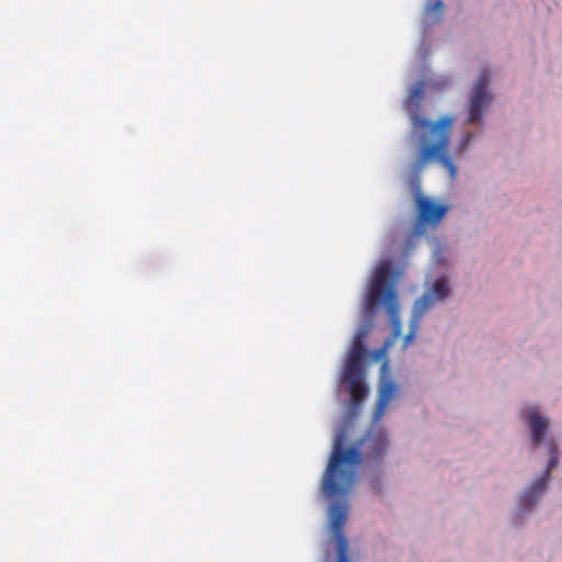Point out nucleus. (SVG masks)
<instances>
[{
  "label": "nucleus",
  "instance_id": "10",
  "mask_svg": "<svg viewBox=\"0 0 562 562\" xmlns=\"http://www.w3.org/2000/svg\"><path fill=\"white\" fill-rule=\"evenodd\" d=\"M432 306V297L429 294H423L415 303L414 313L409 322V331L404 337V348H407L414 340L419 328V322L423 315Z\"/></svg>",
  "mask_w": 562,
  "mask_h": 562
},
{
  "label": "nucleus",
  "instance_id": "11",
  "mask_svg": "<svg viewBox=\"0 0 562 562\" xmlns=\"http://www.w3.org/2000/svg\"><path fill=\"white\" fill-rule=\"evenodd\" d=\"M397 386L392 380H384L379 389L376 406L373 413V420L378 423L385 413L389 403L396 396Z\"/></svg>",
  "mask_w": 562,
  "mask_h": 562
},
{
  "label": "nucleus",
  "instance_id": "12",
  "mask_svg": "<svg viewBox=\"0 0 562 562\" xmlns=\"http://www.w3.org/2000/svg\"><path fill=\"white\" fill-rule=\"evenodd\" d=\"M425 294H429L432 297V304L436 301H440L449 295V286L446 278H438L432 284L430 291Z\"/></svg>",
  "mask_w": 562,
  "mask_h": 562
},
{
  "label": "nucleus",
  "instance_id": "5",
  "mask_svg": "<svg viewBox=\"0 0 562 562\" xmlns=\"http://www.w3.org/2000/svg\"><path fill=\"white\" fill-rule=\"evenodd\" d=\"M348 506L346 503H335L329 509V524L336 541L337 562H350L348 559V541L344 535L347 522Z\"/></svg>",
  "mask_w": 562,
  "mask_h": 562
},
{
  "label": "nucleus",
  "instance_id": "7",
  "mask_svg": "<svg viewBox=\"0 0 562 562\" xmlns=\"http://www.w3.org/2000/svg\"><path fill=\"white\" fill-rule=\"evenodd\" d=\"M490 82V74L486 70H483L479 76L476 82L473 87V92L470 99V109H469V123L480 122L485 109L492 100V95L487 91V86Z\"/></svg>",
  "mask_w": 562,
  "mask_h": 562
},
{
  "label": "nucleus",
  "instance_id": "8",
  "mask_svg": "<svg viewBox=\"0 0 562 562\" xmlns=\"http://www.w3.org/2000/svg\"><path fill=\"white\" fill-rule=\"evenodd\" d=\"M418 226L425 224L437 225L447 213V206L432 202L430 199L418 195Z\"/></svg>",
  "mask_w": 562,
  "mask_h": 562
},
{
  "label": "nucleus",
  "instance_id": "4",
  "mask_svg": "<svg viewBox=\"0 0 562 562\" xmlns=\"http://www.w3.org/2000/svg\"><path fill=\"white\" fill-rule=\"evenodd\" d=\"M371 327L372 322L370 319L358 327L342 369L341 380L348 383L355 405L360 404L368 395V387L363 381L362 361L367 355L364 340Z\"/></svg>",
  "mask_w": 562,
  "mask_h": 562
},
{
  "label": "nucleus",
  "instance_id": "3",
  "mask_svg": "<svg viewBox=\"0 0 562 562\" xmlns=\"http://www.w3.org/2000/svg\"><path fill=\"white\" fill-rule=\"evenodd\" d=\"M396 277L397 273L392 270L391 261H381L373 271L366 299L368 310H373L379 303H383L386 307L392 334L385 341V348L394 344L402 331L400 304L394 289Z\"/></svg>",
  "mask_w": 562,
  "mask_h": 562
},
{
  "label": "nucleus",
  "instance_id": "15",
  "mask_svg": "<svg viewBox=\"0 0 562 562\" xmlns=\"http://www.w3.org/2000/svg\"><path fill=\"white\" fill-rule=\"evenodd\" d=\"M415 234H417V235L423 234V228L418 227V228L416 229Z\"/></svg>",
  "mask_w": 562,
  "mask_h": 562
},
{
  "label": "nucleus",
  "instance_id": "13",
  "mask_svg": "<svg viewBox=\"0 0 562 562\" xmlns=\"http://www.w3.org/2000/svg\"><path fill=\"white\" fill-rule=\"evenodd\" d=\"M472 138H473V134L472 133L464 134V136L462 137V140H461V147L465 148L470 144Z\"/></svg>",
  "mask_w": 562,
  "mask_h": 562
},
{
  "label": "nucleus",
  "instance_id": "1",
  "mask_svg": "<svg viewBox=\"0 0 562 562\" xmlns=\"http://www.w3.org/2000/svg\"><path fill=\"white\" fill-rule=\"evenodd\" d=\"M347 431L341 429L335 437L322 490L327 498L345 495L357 480V467L362 459L376 460L386 451L389 440L383 429H370L366 436L345 449Z\"/></svg>",
  "mask_w": 562,
  "mask_h": 562
},
{
  "label": "nucleus",
  "instance_id": "2",
  "mask_svg": "<svg viewBox=\"0 0 562 562\" xmlns=\"http://www.w3.org/2000/svg\"><path fill=\"white\" fill-rule=\"evenodd\" d=\"M423 99L424 85L418 82L412 88L405 102L412 122V133L418 135L420 143L415 168L420 169L430 160H438L448 170L450 178L454 179L457 167L447 154L453 120L447 115L437 122L422 117L418 111Z\"/></svg>",
  "mask_w": 562,
  "mask_h": 562
},
{
  "label": "nucleus",
  "instance_id": "6",
  "mask_svg": "<svg viewBox=\"0 0 562 562\" xmlns=\"http://www.w3.org/2000/svg\"><path fill=\"white\" fill-rule=\"evenodd\" d=\"M550 449V459L547 465V469L544 470L541 477H539L531 486L528 488L524 495L521 496L519 504L521 509L529 510L538 501V498L541 496V494L546 491L548 481L551 475V471L558 465L559 463V452L557 449V446L551 442L549 445Z\"/></svg>",
  "mask_w": 562,
  "mask_h": 562
},
{
  "label": "nucleus",
  "instance_id": "9",
  "mask_svg": "<svg viewBox=\"0 0 562 562\" xmlns=\"http://www.w3.org/2000/svg\"><path fill=\"white\" fill-rule=\"evenodd\" d=\"M521 417L528 423L531 434V441L535 447L542 442L548 428V419L538 414L535 407H527L521 412Z\"/></svg>",
  "mask_w": 562,
  "mask_h": 562
},
{
  "label": "nucleus",
  "instance_id": "14",
  "mask_svg": "<svg viewBox=\"0 0 562 562\" xmlns=\"http://www.w3.org/2000/svg\"><path fill=\"white\" fill-rule=\"evenodd\" d=\"M432 9H434V10H436V11H438L439 13H441V12H442V10H443V3H442V1H441V0H436V1H435V3H434V5H432Z\"/></svg>",
  "mask_w": 562,
  "mask_h": 562
}]
</instances>
